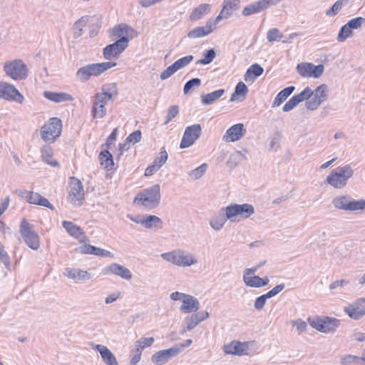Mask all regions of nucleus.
<instances>
[{
	"mask_svg": "<svg viewBox=\"0 0 365 365\" xmlns=\"http://www.w3.org/2000/svg\"><path fill=\"white\" fill-rule=\"evenodd\" d=\"M115 62L106 61L87 64L78 69L76 76L81 82L88 81L92 76H98L106 71L116 66Z\"/></svg>",
	"mask_w": 365,
	"mask_h": 365,
	"instance_id": "nucleus-1",
	"label": "nucleus"
},
{
	"mask_svg": "<svg viewBox=\"0 0 365 365\" xmlns=\"http://www.w3.org/2000/svg\"><path fill=\"white\" fill-rule=\"evenodd\" d=\"M160 197V187L155 184L140 192L135 197L134 202L153 209L159 205Z\"/></svg>",
	"mask_w": 365,
	"mask_h": 365,
	"instance_id": "nucleus-2",
	"label": "nucleus"
},
{
	"mask_svg": "<svg viewBox=\"0 0 365 365\" xmlns=\"http://www.w3.org/2000/svg\"><path fill=\"white\" fill-rule=\"evenodd\" d=\"M354 175V170L349 165L339 166L331 170L327 177L326 182L336 189L344 187L347 181Z\"/></svg>",
	"mask_w": 365,
	"mask_h": 365,
	"instance_id": "nucleus-3",
	"label": "nucleus"
},
{
	"mask_svg": "<svg viewBox=\"0 0 365 365\" xmlns=\"http://www.w3.org/2000/svg\"><path fill=\"white\" fill-rule=\"evenodd\" d=\"M333 206L344 211H359L365 210V200H355L349 195H340L332 200Z\"/></svg>",
	"mask_w": 365,
	"mask_h": 365,
	"instance_id": "nucleus-4",
	"label": "nucleus"
},
{
	"mask_svg": "<svg viewBox=\"0 0 365 365\" xmlns=\"http://www.w3.org/2000/svg\"><path fill=\"white\" fill-rule=\"evenodd\" d=\"M19 232L26 245L33 250H37L40 247V238L38 234L34 230V227L26 219H23L20 223Z\"/></svg>",
	"mask_w": 365,
	"mask_h": 365,
	"instance_id": "nucleus-5",
	"label": "nucleus"
},
{
	"mask_svg": "<svg viewBox=\"0 0 365 365\" xmlns=\"http://www.w3.org/2000/svg\"><path fill=\"white\" fill-rule=\"evenodd\" d=\"M62 131V123L58 118H51L41 128V137L46 143H53Z\"/></svg>",
	"mask_w": 365,
	"mask_h": 365,
	"instance_id": "nucleus-6",
	"label": "nucleus"
},
{
	"mask_svg": "<svg viewBox=\"0 0 365 365\" xmlns=\"http://www.w3.org/2000/svg\"><path fill=\"white\" fill-rule=\"evenodd\" d=\"M309 325L322 333H334L340 325V321L336 318L329 317H309Z\"/></svg>",
	"mask_w": 365,
	"mask_h": 365,
	"instance_id": "nucleus-7",
	"label": "nucleus"
},
{
	"mask_svg": "<svg viewBox=\"0 0 365 365\" xmlns=\"http://www.w3.org/2000/svg\"><path fill=\"white\" fill-rule=\"evenodd\" d=\"M4 71L8 76L15 81L26 79L29 72L27 66L21 59L6 62Z\"/></svg>",
	"mask_w": 365,
	"mask_h": 365,
	"instance_id": "nucleus-8",
	"label": "nucleus"
},
{
	"mask_svg": "<svg viewBox=\"0 0 365 365\" xmlns=\"http://www.w3.org/2000/svg\"><path fill=\"white\" fill-rule=\"evenodd\" d=\"M161 257L169 262L181 267H189L197 263V260L193 258L191 254H185L183 251L163 253Z\"/></svg>",
	"mask_w": 365,
	"mask_h": 365,
	"instance_id": "nucleus-9",
	"label": "nucleus"
},
{
	"mask_svg": "<svg viewBox=\"0 0 365 365\" xmlns=\"http://www.w3.org/2000/svg\"><path fill=\"white\" fill-rule=\"evenodd\" d=\"M0 99L22 103L24 97L14 85L5 81H0Z\"/></svg>",
	"mask_w": 365,
	"mask_h": 365,
	"instance_id": "nucleus-10",
	"label": "nucleus"
},
{
	"mask_svg": "<svg viewBox=\"0 0 365 365\" xmlns=\"http://www.w3.org/2000/svg\"><path fill=\"white\" fill-rule=\"evenodd\" d=\"M71 189L68 200L72 204L81 205L84 200V190L82 182L76 177L70 178Z\"/></svg>",
	"mask_w": 365,
	"mask_h": 365,
	"instance_id": "nucleus-11",
	"label": "nucleus"
},
{
	"mask_svg": "<svg viewBox=\"0 0 365 365\" xmlns=\"http://www.w3.org/2000/svg\"><path fill=\"white\" fill-rule=\"evenodd\" d=\"M227 217H233L240 216L243 218H248L255 213L253 205L248 203L245 204H231L225 207Z\"/></svg>",
	"mask_w": 365,
	"mask_h": 365,
	"instance_id": "nucleus-12",
	"label": "nucleus"
},
{
	"mask_svg": "<svg viewBox=\"0 0 365 365\" xmlns=\"http://www.w3.org/2000/svg\"><path fill=\"white\" fill-rule=\"evenodd\" d=\"M327 91V86L325 84H322L317 87L313 91L312 98L306 102L305 107L310 110L317 109L323 102L327 101L328 97Z\"/></svg>",
	"mask_w": 365,
	"mask_h": 365,
	"instance_id": "nucleus-13",
	"label": "nucleus"
},
{
	"mask_svg": "<svg viewBox=\"0 0 365 365\" xmlns=\"http://www.w3.org/2000/svg\"><path fill=\"white\" fill-rule=\"evenodd\" d=\"M110 34L113 40L124 38L128 44L130 40L138 36L137 31L125 24H120L115 26Z\"/></svg>",
	"mask_w": 365,
	"mask_h": 365,
	"instance_id": "nucleus-14",
	"label": "nucleus"
},
{
	"mask_svg": "<svg viewBox=\"0 0 365 365\" xmlns=\"http://www.w3.org/2000/svg\"><path fill=\"white\" fill-rule=\"evenodd\" d=\"M201 133L202 128L200 124L187 126L180 141V148H187L193 145L200 136Z\"/></svg>",
	"mask_w": 365,
	"mask_h": 365,
	"instance_id": "nucleus-15",
	"label": "nucleus"
},
{
	"mask_svg": "<svg viewBox=\"0 0 365 365\" xmlns=\"http://www.w3.org/2000/svg\"><path fill=\"white\" fill-rule=\"evenodd\" d=\"M128 45L126 43L125 39H117L114 43L106 46L103 48V54L106 59L110 60L112 58H118Z\"/></svg>",
	"mask_w": 365,
	"mask_h": 365,
	"instance_id": "nucleus-16",
	"label": "nucleus"
},
{
	"mask_svg": "<svg viewBox=\"0 0 365 365\" xmlns=\"http://www.w3.org/2000/svg\"><path fill=\"white\" fill-rule=\"evenodd\" d=\"M297 71L300 76L303 77H320L323 72L324 67L322 64L315 66L312 63H305L297 65Z\"/></svg>",
	"mask_w": 365,
	"mask_h": 365,
	"instance_id": "nucleus-17",
	"label": "nucleus"
},
{
	"mask_svg": "<svg viewBox=\"0 0 365 365\" xmlns=\"http://www.w3.org/2000/svg\"><path fill=\"white\" fill-rule=\"evenodd\" d=\"M178 349L170 347L168 349H163L155 352L151 356V361L155 365H164L172 358L178 355Z\"/></svg>",
	"mask_w": 365,
	"mask_h": 365,
	"instance_id": "nucleus-18",
	"label": "nucleus"
},
{
	"mask_svg": "<svg viewBox=\"0 0 365 365\" xmlns=\"http://www.w3.org/2000/svg\"><path fill=\"white\" fill-rule=\"evenodd\" d=\"M349 317L359 319L365 314V298H361L344 309Z\"/></svg>",
	"mask_w": 365,
	"mask_h": 365,
	"instance_id": "nucleus-19",
	"label": "nucleus"
},
{
	"mask_svg": "<svg viewBox=\"0 0 365 365\" xmlns=\"http://www.w3.org/2000/svg\"><path fill=\"white\" fill-rule=\"evenodd\" d=\"M246 133L242 123H237L228 128L223 136L225 142H235L239 140Z\"/></svg>",
	"mask_w": 365,
	"mask_h": 365,
	"instance_id": "nucleus-20",
	"label": "nucleus"
},
{
	"mask_svg": "<svg viewBox=\"0 0 365 365\" xmlns=\"http://www.w3.org/2000/svg\"><path fill=\"white\" fill-rule=\"evenodd\" d=\"M64 276L68 279H73L75 282H86L91 279V274L87 271L67 267L63 272Z\"/></svg>",
	"mask_w": 365,
	"mask_h": 365,
	"instance_id": "nucleus-21",
	"label": "nucleus"
},
{
	"mask_svg": "<svg viewBox=\"0 0 365 365\" xmlns=\"http://www.w3.org/2000/svg\"><path fill=\"white\" fill-rule=\"evenodd\" d=\"M113 91L115 92V84L112 83L102 87V92L97 93L92 98V100L96 101V103L102 104L105 107L108 101L113 97Z\"/></svg>",
	"mask_w": 365,
	"mask_h": 365,
	"instance_id": "nucleus-22",
	"label": "nucleus"
},
{
	"mask_svg": "<svg viewBox=\"0 0 365 365\" xmlns=\"http://www.w3.org/2000/svg\"><path fill=\"white\" fill-rule=\"evenodd\" d=\"M103 272L105 274H113L128 280L132 278L130 271L128 268L117 263H113L110 266L106 267Z\"/></svg>",
	"mask_w": 365,
	"mask_h": 365,
	"instance_id": "nucleus-23",
	"label": "nucleus"
},
{
	"mask_svg": "<svg viewBox=\"0 0 365 365\" xmlns=\"http://www.w3.org/2000/svg\"><path fill=\"white\" fill-rule=\"evenodd\" d=\"M92 348L100 353L103 361L106 365H118L115 355L107 346L102 344H96L93 345Z\"/></svg>",
	"mask_w": 365,
	"mask_h": 365,
	"instance_id": "nucleus-24",
	"label": "nucleus"
},
{
	"mask_svg": "<svg viewBox=\"0 0 365 365\" xmlns=\"http://www.w3.org/2000/svg\"><path fill=\"white\" fill-rule=\"evenodd\" d=\"M77 250L79 253L84 255H93L99 257L112 256V253L108 250L87 244L79 246Z\"/></svg>",
	"mask_w": 365,
	"mask_h": 365,
	"instance_id": "nucleus-25",
	"label": "nucleus"
},
{
	"mask_svg": "<svg viewBox=\"0 0 365 365\" xmlns=\"http://www.w3.org/2000/svg\"><path fill=\"white\" fill-rule=\"evenodd\" d=\"M227 354L242 356L247 354V346L245 343L233 341L223 347Z\"/></svg>",
	"mask_w": 365,
	"mask_h": 365,
	"instance_id": "nucleus-26",
	"label": "nucleus"
},
{
	"mask_svg": "<svg viewBox=\"0 0 365 365\" xmlns=\"http://www.w3.org/2000/svg\"><path fill=\"white\" fill-rule=\"evenodd\" d=\"M213 31L212 22L210 19L207 21L205 26H199L190 30L187 33V37L190 38H197L206 36Z\"/></svg>",
	"mask_w": 365,
	"mask_h": 365,
	"instance_id": "nucleus-27",
	"label": "nucleus"
},
{
	"mask_svg": "<svg viewBox=\"0 0 365 365\" xmlns=\"http://www.w3.org/2000/svg\"><path fill=\"white\" fill-rule=\"evenodd\" d=\"M180 308L183 313H191L197 311L200 308V303L197 298L187 294L183 299Z\"/></svg>",
	"mask_w": 365,
	"mask_h": 365,
	"instance_id": "nucleus-28",
	"label": "nucleus"
},
{
	"mask_svg": "<svg viewBox=\"0 0 365 365\" xmlns=\"http://www.w3.org/2000/svg\"><path fill=\"white\" fill-rule=\"evenodd\" d=\"M227 220H230L232 221L231 217H227V211L220 210L219 212L215 214L212 219L210 221V225L215 230L218 231L220 230L226 221Z\"/></svg>",
	"mask_w": 365,
	"mask_h": 365,
	"instance_id": "nucleus-29",
	"label": "nucleus"
},
{
	"mask_svg": "<svg viewBox=\"0 0 365 365\" xmlns=\"http://www.w3.org/2000/svg\"><path fill=\"white\" fill-rule=\"evenodd\" d=\"M43 96L55 103H61L65 101H71L73 100V97L64 92H52V91H44Z\"/></svg>",
	"mask_w": 365,
	"mask_h": 365,
	"instance_id": "nucleus-30",
	"label": "nucleus"
},
{
	"mask_svg": "<svg viewBox=\"0 0 365 365\" xmlns=\"http://www.w3.org/2000/svg\"><path fill=\"white\" fill-rule=\"evenodd\" d=\"M265 5L266 4L264 1L259 0L245 6L242 10V14L243 16H247L262 12L267 9Z\"/></svg>",
	"mask_w": 365,
	"mask_h": 365,
	"instance_id": "nucleus-31",
	"label": "nucleus"
},
{
	"mask_svg": "<svg viewBox=\"0 0 365 365\" xmlns=\"http://www.w3.org/2000/svg\"><path fill=\"white\" fill-rule=\"evenodd\" d=\"M211 10V5L209 4H202L195 7L190 15V19L192 21H197L207 14Z\"/></svg>",
	"mask_w": 365,
	"mask_h": 365,
	"instance_id": "nucleus-32",
	"label": "nucleus"
},
{
	"mask_svg": "<svg viewBox=\"0 0 365 365\" xmlns=\"http://www.w3.org/2000/svg\"><path fill=\"white\" fill-rule=\"evenodd\" d=\"M264 72V68L258 63L251 65L247 70L244 79L245 81H254L257 77L260 76Z\"/></svg>",
	"mask_w": 365,
	"mask_h": 365,
	"instance_id": "nucleus-33",
	"label": "nucleus"
},
{
	"mask_svg": "<svg viewBox=\"0 0 365 365\" xmlns=\"http://www.w3.org/2000/svg\"><path fill=\"white\" fill-rule=\"evenodd\" d=\"M295 87L293 86H290L282 89L275 96L272 107L276 108L279 106L293 93Z\"/></svg>",
	"mask_w": 365,
	"mask_h": 365,
	"instance_id": "nucleus-34",
	"label": "nucleus"
},
{
	"mask_svg": "<svg viewBox=\"0 0 365 365\" xmlns=\"http://www.w3.org/2000/svg\"><path fill=\"white\" fill-rule=\"evenodd\" d=\"M247 92L248 88L245 83L242 81L239 82L235 86V91L232 93L231 96L230 102H233L236 100H244Z\"/></svg>",
	"mask_w": 365,
	"mask_h": 365,
	"instance_id": "nucleus-35",
	"label": "nucleus"
},
{
	"mask_svg": "<svg viewBox=\"0 0 365 365\" xmlns=\"http://www.w3.org/2000/svg\"><path fill=\"white\" fill-rule=\"evenodd\" d=\"M143 226L146 229H162L163 222L162 220L155 215H147L144 217Z\"/></svg>",
	"mask_w": 365,
	"mask_h": 365,
	"instance_id": "nucleus-36",
	"label": "nucleus"
},
{
	"mask_svg": "<svg viewBox=\"0 0 365 365\" xmlns=\"http://www.w3.org/2000/svg\"><path fill=\"white\" fill-rule=\"evenodd\" d=\"M41 153L43 162L53 168L59 166V163L56 160L52 158L53 150L51 146L45 145L42 147Z\"/></svg>",
	"mask_w": 365,
	"mask_h": 365,
	"instance_id": "nucleus-37",
	"label": "nucleus"
},
{
	"mask_svg": "<svg viewBox=\"0 0 365 365\" xmlns=\"http://www.w3.org/2000/svg\"><path fill=\"white\" fill-rule=\"evenodd\" d=\"M225 93L224 89H218L207 94L201 95V102L203 105H210L218 100Z\"/></svg>",
	"mask_w": 365,
	"mask_h": 365,
	"instance_id": "nucleus-38",
	"label": "nucleus"
},
{
	"mask_svg": "<svg viewBox=\"0 0 365 365\" xmlns=\"http://www.w3.org/2000/svg\"><path fill=\"white\" fill-rule=\"evenodd\" d=\"M240 0H224L222 11L229 18L240 8Z\"/></svg>",
	"mask_w": 365,
	"mask_h": 365,
	"instance_id": "nucleus-39",
	"label": "nucleus"
},
{
	"mask_svg": "<svg viewBox=\"0 0 365 365\" xmlns=\"http://www.w3.org/2000/svg\"><path fill=\"white\" fill-rule=\"evenodd\" d=\"M101 164L107 170H111L114 166V162L112 154L108 150H102L99 154Z\"/></svg>",
	"mask_w": 365,
	"mask_h": 365,
	"instance_id": "nucleus-40",
	"label": "nucleus"
},
{
	"mask_svg": "<svg viewBox=\"0 0 365 365\" xmlns=\"http://www.w3.org/2000/svg\"><path fill=\"white\" fill-rule=\"evenodd\" d=\"M62 225L66 232L72 237L78 238L81 235H84V232L81 227L77 226L70 221H63Z\"/></svg>",
	"mask_w": 365,
	"mask_h": 365,
	"instance_id": "nucleus-41",
	"label": "nucleus"
},
{
	"mask_svg": "<svg viewBox=\"0 0 365 365\" xmlns=\"http://www.w3.org/2000/svg\"><path fill=\"white\" fill-rule=\"evenodd\" d=\"M350 0H337L331 8L326 11V15L329 17L336 15L341 9L346 6Z\"/></svg>",
	"mask_w": 365,
	"mask_h": 365,
	"instance_id": "nucleus-42",
	"label": "nucleus"
},
{
	"mask_svg": "<svg viewBox=\"0 0 365 365\" xmlns=\"http://www.w3.org/2000/svg\"><path fill=\"white\" fill-rule=\"evenodd\" d=\"M20 195L25 198L28 202L34 205H38V201L41 197V195L38 192H34L28 190L21 191Z\"/></svg>",
	"mask_w": 365,
	"mask_h": 365,
	"instance_id": "nucleus-43",
	"label": "nucleus"
},
{
	"mask_svg": "<svg viewBox=\"0 0 365 365\" xmlns=\"http://www.w3.org/2000/svg\"><path fill=\"white\" fill-rule=\"evenodd\" d=\"M93 106H92V115L94 118H102L106 114V109L102 104L98 105L96 103V101L92 100Z\"/></svg>",
	"mask_w": 365,
	"mask_h": 365,
	"instance_id": "nucleus-44",
	"label": "nucleus"
},
{
	"mask_svg": "<svg viewBox=\"0 0 365 365\" xmlns=\"http://www.w3.org/2000/svg\"><path fill=\"white\" fill-rule=\"evenodd\" d=\"M200 323V320L197 318V315L191 314L189 317H187L184 320V324H185V328L183 331H191L198 324Z\"/></svg>",
	"mask_w": 365,
	"mask_h": 365,
	"instance_id": "nucleus-45",
	"label": "nucleus"
},
{
	"mask_svg": "<svg viewBox=\"0 0 365 365\" xmlns=\"http://www.w3.org/2000/svg\"><path fill=\"white\" fill-rule=\"evenodd\" d=\"M243 281L247 287L259 288L260 277L257 275H243Z\"/></svg>",
	"mask_w": 365,
	"mask_h": 365,
	"instance_id": "nucleus-46",
	"label": "nucleus"
},
{
	"mask_svg": "<svg viewBox=\"0 0 365 365\" xmlns=\"http://www.w3.org/2000/svg\"><path fill=\"white\" fill-rule=\"evenodd\" d=\"M87 24L86 17H81L73 25V36L74 38H78L82 34L83 28L86 26Z\"/></svg>",
	"mask_w": 365,
	"mask_h": 365,
	"instance_id": "nucleus-47",
	"label": "nucleus"
},
{
	"mask_svg": "<svg viewBox=\"0 0 365 365\" xmlns=\"http://www.w3.org/2000/svg\"><path fill=\"white\" fill-rule=\"evenodd\" d=\"M207 168V165L206 163H203L196 168L194 170H192L189 172L188 175L191 178L192 180H197L200 178L204 173H205Z\"/></svg>",
	"mask_w": 365,
	"mask_h": 365,
	"instance_id": "nucleus-48",
	"label": "nucleus"
},
{
	"mask_svg": "<svg viewBox=\"0 0 365 365\" xmlns=\"http://www.w3.org/2000/svg\"><path fill=\"white\" fill-rule=\"evenodd\" d=\"M216 53L213 48L207 50L204 53V58L198 60L196 64L207 65L210 64L215 58Z\"/></svg>",
	"mask_w": 365,
	"mask_h": 365,
	"instance_id": "nucleus-49",
	"label": "nucleus"
},
{
	"mask_svg": "<svg viewBox=\"0 0 365 365\" xmlns=\"http://www.w3.org/2000/svg\"><path fill=\"white\" fill-rule=\"evenodd\" d=\"M0 262H2L8 270H11V263L4 246L0 242Z\"/></svg>",
	"mask_w": 365,
	"mask_h": 365,
	"instance_id": "nucleus-50",
	"label": "nucleus"
},
{
	"mask_svg": "<svg viewBox=\"0 0 365 365\" xmlns=\"http://www.w3.org/2000/svg\"><path fill=\"white\" fill-rule=\"evenodd\" d=\"M283 38V34L277 28L269 29L267 33L269 42L278 41Z\"/></svg>",
	"mask_w": 365,
	"mask_h": 365,
	"instance_id": "nucleus-51",
	"label": "nucleus"
},
{
	"mask_svg": "<svg viewBox=\"0 0 365 365\" xmlns=\"http://www.w3.org/2000/svg\"><path fill=\"white\" fill-rule=\"evenodd\" d=\"M194 58V56L192 55H188L185 56L176 61L173 63V65L176 68V69L178 71L181 68H185L187 66Z\"/></svg>",
	"mask_w": 365,
	"mask_h": 365,
	"instance_id": "nucleus-52",
	"label": "nucleus"
},
{
	"mask_svg": "<svg viewBox=\"0 0 365 365\" xmlns=\"http://www.w3.org/2000/svg\"><path fill=\"white\" fill-rule=\"evenodd\" d=\"M352 34V31L346 26V24L341 27L338 36L337 41L339 42H344L346 41Z\"/></svg>",
	"mask_w": 365,
	"mask_h": 365,
	"instance_id": "nucleus-53",
	"label": "nucleus"
},
{
	"mask_svg": "<svg viewBox=\"0 0 365 365\" xmlns=\"http://www.w3.org/2000/svg\"><path fill=\"white\" fill-rule=\"evenodd\" d=\"M313 94V91L309 87L307 86L302 92L299 93L294 95V96L297 98V101H299V103L308 100L312 97Z\"/></svg>",
	"mask_w": 365,
	"mask_h": 365,
	"instance_id": "nucleus-54",
	"label": "nucleus"
},
{
	"mask_svg": "<svg viewBox=\"0 0 365 365\" xmlns=\"http://www.w3.org/2000/svg\"><path fill=\"white\" fill-rule=\"evenodd\" d=\"M168 158V153L165 148H163L160 150L158 156L154 159L153 163L155 165L157 164V165L160 168L166 163Z\"/></svg>",
	"mask_w": 365,
	"mask_h": 365,
	"instance_id": "nucleus-55",
	"label": "nucleus"
},
{
	"mask_svg": "<svg viewBox=\"0 0 365 365\" xmlns=\"http://www.w3.org/2000/svg\"><path fill=\"white\" fill-rule=\"evenodd\" d=\"M154 341L153 337H142L136 341L137 349H140L142 351L145 348L150 346Z\"/></svg>",
	"mask_w": 365,
	"mask_h": 365,
	"instance_id": "nucleus-56",
	"label": "nucleus"
},
{
	"mask_svg": "<svg viewBox=\"0 0 365 365\" xmlns=\"http://www.w3.org/2000/svg\"><path fill=\"white\" fill-rule=\"evenodd\" d=\"M201 85V80L198 78H194L187 81L183 88L185 94L187 93L192 88L198 87Z\"/></svg>",
	"mask_w": 365,
	"mask_h": 365,
	"instance_id": "nucleus-57",
	"label": "nucleus"
},
{
	"mask_svg": "<svg viewBox=\"0 0 365 365\" xmlns=\"http://www.w3.org/2000/svg\"><path fill=\"white\" fill-rule=\"evenodd\" d=\"M365 21V19L363 17H356L349 20L346 23V26L352 31L354 29H358Z\"/></svg>",
	"mask_w": 365,
	"mask_h": 365,
	"instance_id": "nucleus-58",
	"label": "nucleus"
},
{
	"mask_svg": "<svg viewBox=\"0 0 365 365\" xmlns=\"http://www.w3.org/2000/svg\"><path fill=\"white\" fill-rule=\"evenodd\" d=\"M269 299V297L267 296L266 294H264L257 297L254 302L255 309L256 310L262 309L265 305L267 299Z\"/></svg>",
	"mask_w": 365,
	"mask_h": 365,
	"instance_id": "nucleus-59",
	"label": "nucleus"
},
{
	"mask_svg": "<svg viewBox=\"0 0 365 365\" xmlns=\"http://www.w3.org/2000/svg\"><path fill=\"white\" fill-rule=\"evenodd\" d=\"M178 111L179 108L178 106H171L168 108L165 124H168L170 121H171L177 115Z\"/></svg>",
	"mask_w": 365,
	"mask_h": 365,
	"instance_id": "nucleus-60",
	"label": "nucleus"
},
{
	"mask_svg": "<svg viewBox=\"0 0 365 365\" xmlns=\"http://www.w3.org/2000/svg\"><path fill=\"white\" fill-rule=\"evenodd\" d=\"M126 140L127 142L132 144L140 142L141 140V132L139 130L133 131L126 138Z\"/></svg>",
	"mask_w": 365,
	"mask_h": 365,
	"instance_id": "nucleus-61",
	"label": "nucleus"
},
{
	"mask_svg": "<svg viewBox=\"0 0 365 365\" xmlns=\"http://www.w3.org/2000/svg\"><path fill=\"white\" fill-rule=\"evenodd\" d=\"M176 71H178V70L176 69V68L175 67V66L173 63L160 73V78L161 80L168 79Z\"/></svg>",
	"mask_w": 365,
	"mask_h": 365,
	"instance_id": "nucleus-62",
	"label": "nucleus"
},
{
	"mask_svg": "<svg viewBox=\"0 0 365 365\" xmlns=\"http://www.w3.org/2000/svg\"><path fill=\"white\" fill-rule=\"evenodd\" d=\"M299 104V101L293 96L283 106L282 110L284 112H289Z\"/></svg>",
	"mask_w": 365,
	"mask_h": 365,
	"instance_id": "nucleus-63",
	"label": "nucleus"
},
{
	"mask_svg": "<svg viewBox=\"0 0 365 365\" xmlns=\"http://www.w3.org/2000/svg\"><path fill=\"white\" fill-rule=\"evenodd\" d=\"M357 356L349 354L341 358V363L343 365H355Z\"/></svg>",
	"mask_w": 365,
	"mask_h": 365,
	"instance_id": "nucleus-64",
	"label": "nucleus"
}]
</instances>
